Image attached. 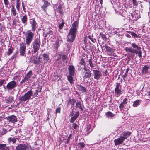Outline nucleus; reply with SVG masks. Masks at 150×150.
I'll use <instances>...</instances> for the list:
<instances>
[{
    "instance_id": "obj_1",
    "label": "nucleus",
    "mask_w": 150,
    "mask_h": 150,
    "mask_svg": "<svg viewBox=\"0 0 150 150\" xmlns=\"http://www.w3.org/2000/svg\"><path fill=\"white\" fill-rule=\"evenodd\" d=\"M78 22L76 21L74 22L72 24L69 32L67 36V40L69 43L72 42L75 40L77 32Z\"/></svg>"
},
{
    "instance_id": "obj_2",
    "label": "nucleus",
    "mask_w": 150,
    "mask_h": 150,
    "mask_svg": "<svg viewBox=\"0 0 150 150\" xmlns=\"http://www.w3.org/2000/svg\"><path fill=\"white\" fill-rule=\"evenodd\" d=\"M131 134V132H124L122 133L120 138L114 140L115 145L121 144L125 139H127L130 136Z\"/></svg>"
},
{
    "instance_id": "obj_3",
    "label": "nucleus",
    "mask_w": 150,
    "mask_h": 150,
    "mask_svg": "<svg viewBox=\"0 0 150 150\" xmlns=\"http://www.w3.org/2000/svg\"><path fill=\"white\" fill-rule=\"evenodd\" d=\"M40 39L37 38L32 43V46L33 50L32 51V54L36 53L39 50L40 46Z\"/></svg>"
},
{
    "instance_id": "obj_4",
    "label": "nucleus",
    "mask_w": 150,
    "mask_h": 150,
    "mask_svg": "<svg viewBox=\"0 0 150 150\" xmlns=\"http://www.w3.org/2000/svg\"><path fill=\"white\" fill-rule=\"evenodd\" d=\"M34 35V33L31 30H28L25 33L26 43L28 46L32 42Z\"/></svg>"
},
{
    "instance_id": "obj_5",
    "label": "nucleus",
    "mask_w": 150,
    "mask_h": 150,
    "mask_svg": "<svg viewBox=\"0 0 150 150\" xmlns=\"http://www.w3.org/2000/svg\"><path fill=\"white\" fill-rule=\"evenodd\" d=\"M132 47L126 48L125 50L126 52L128 51L133 54L136 53L137 52L141 50V48L138 46L135 43H132L131 45Z\"/></svg>"
},
{
    "instance_id": "obj_6",
    "label": "nucleus",
    "mask_w": 150,
    "mask_h": 150,
    "mask_svg": "<svg viewBox=\"0 0 150 150\" xmlns=\"http://www.w3.org/2000/svg\"><path fill=\"white\" fill-rule=\"evenodd\" d=\"M33 93L31 90L28 91L23 96H22L19 98L20 101L21 102H25L28 101L30 99L31 96L33 95Z\"/></svg>"
},
{
    "instance_id": "obj_7",
    "label": "nucleus",
    "mask_w": 150,
    "mask_h": 150,
    "mask_svg": "<svg viewBox=\"0 0 150 150\" xmlns=\"http://www.w3.org/2000/svg\"><path fill=\"white\" fill-rule=\"evenodd\" d=\"M16 150H31L30 145L27 144H19L16 148Z\"/></svg>"
},
{
    "instance_id": "obj_8",
    "label": "nucleus",
    "mask_w": 150,
    "mask_h": 150,
    "mask_svg": "<svg viewBox=\"0 0 150 150\" xmlns=\"http://www.w3.org/2000/svg\"><path fill=\"white\" fill-rule=\"evenodd\" d=\"M17 82L13 80L9 82L6 87L8 91L11 90L16 88L17 85Z\"/></svg>"
},
{
    "instance_id": "obj_9",
    "label": "nucleus",
    "mask_w": 150,
    "mask_h": 150,
    "mask_svg": "<svg viewBox=\"0 0 150 150\" xmlns=\"http://www.w3.org/2000/svg\"><path fill=\"white\" fill-rule=\"evenodd\" d=\"M82 75L84 79L89 78L91 75V71L89 69L84 68L82 70Z\"/></svg>"
},
{
    "instance_id": "obj_10",
    "label": "nucleus",
    "mask_w": 150,
    "mask_h": 150,
    "mask_svg": "<svg viewBox=\"0 0 150 150\" xmlns=\"http://www.w3.org/2000/svg\"><path fill=\"white\" fill-rule=\"evenodd\" d=\"M121 86L120 83H116V87L115 89V93L116 96L118 97L122 94Z\"/></svg>"
},
{
    "instance_id": "obj_11",
    "label": "nucleus",
    "mask_w": 150,
    "mask_h": 150,
    "mask_svg": "<svg viewBox=\"0 0 150 150\" xmlns=\"http://www.w3.org/2000/svg\"><path fill=\"white\" fill-rule=\"evenodd\" d=\"M73 112V111L72 110V112L69 115V116H72L69 120L70 122L71 123H73L79 115V111H76L74 115Z\"/></svg>"
},
{
    "instance_id": "obj_12",
    "label": "nucleus",
    "mask_w": 150,
    "mask_h": 150,
    "mask_svg": "<svg viewBox=\"0 0 150 150\" xmlns=\"http://www.w3.org/2000/svg\"><path fill=\"white\" fill-rule=\"evenodd\" d=\"M32 75V71L31 70L30 71L25 75L24 79L20 82L21 84H22L23 83H25L28 81L29 79L30 78Z\"/></svg>"
},
{
    "instance_id": "obj_13",
    "label": "nucleus",
    "mask_w": 150,
    "mask_h": 150,
    "mask_svg": "<svg viewBox=\"0 0 150 150\" xmlns=\"http://www.w3.org/2000/svg\"><path fill=\"white\" fill-rule=\"evenodd\" d=\"M6 119L8 121L13 123H15L18 121L17 117L14 115L8 116L6 117Z\"/></svg>"
},
{
    "instance_id": "obj_14",
    "label": "nucleus",
    "mask_w": 150,
    "mask_h": 150,
    "mask_svg": "<svg viewBox=\"0 0 150 150\" xmlns=\"http://www.w3.org/2000/svg\"><path fill=\"white\" fill-rule=\"evenodd\" d=\"M132 18L134 20L136 21L140 17L139 12L138 11H135L133 13L131 14Z\"/></svg>"
},
{
    "instance_id": "obj_15",
    "label": "nucleus",
    "mask_w": 150,
    "mask_h": 150,
    "mask_svg": "<svg viewBox=\"0 0 150 150\" xmlns=\"http://www.w3.org/2000/svg\"><path fill=\"white\" fill-rule=\"evenodd\" d=\"M33 59L32 60V62L36 65L39 64L40 63L42 62V60L41 59V58L40 57H35V56H34L33 57Z\"/></svg>"
},
{
    "instance_id": "obj_16",
    "label": "nucleus",
    "mask_w": 150,
    "mask_h": 150,
    "mask_svg": "<svg viewBox=\"0 0 150 150\" xmlns=\"http://www.w3.org/2000/svg\"><path fill=\"white\" fill-rule=\"evenodd\" d=\"M31 26V31L35 32L37 26V23L34 18L31 19L30 21Z\"/></svg>"
},
{
    "instance_id": "obj_17",
    "label": "nucleus",
    "mask_w": 150,
    "mask_h": 150,
    "mask_svg": "<svg viewBox=\"0 0 150 150\" xmlns=\"http://www.w3.org/2000/svg\"><path fill=\"white\" fill-rule=\"evenodd\" d=\"M26 47L25 44L22 43L21 44L19 49V52L20 55H24L25 52Z\"/></svg>"
},
{
    "instance_id": "obj_18",
    "label": "nucleus",
    "mask_w": 150,
    "mask_h": 150,
    "mask_svg": "<svg viewBox=\"0 0 150 150\" xmlns=\"http://www.w3.org/2000/svg\"><path fill=\"white\" fill-rule=\"evenodd\" d=\"M94 78L97 80H98L101 76V73L97 70H94L93 71Z\"/></svg>"
},
{
    "instance_id": "obj_19",
    "label": "nucleus",
    "mask_w": 150,
    "mask_h": 150,
    "mask_svg": "<svg viewBox=\"0 0 150 150\" xmlns=\"http://www.w3.org/2000/svg\"><path fill=\"white\" fill-rule=\"evenodd\" d=\"M68 70L69 72V74L70 75H74L75 70L74 67L73 65H70L68 67Z\"/></svg>"
},
{
    "instance_id": "obj_20",
    "label": "nucleus",
    "mask_w": 150,
    "mask_h": 150,
    "mask_svg": "<svg viewBox=\"0 0 150 150\" xmlns=\"http://www.w3.org/2000/svg\"><path fill=\"white\" fill-rule=\"evenodd\" d=\"M42 57L44 62L45 63H49L50 61V59L49 58L48 55L46 53L43 54Z\"/></svg>"
},
{
    "instance_id": "obj_21",
    "label": "nucleus",
    "mask_w": 150,
    "mask_h": 150,
    "mask_svg": "<svg viewBox=\"0 0 150 150\" xmlns=\"http://www.w3.org/2000/svg\"><path fill=\"white\" fill-rule=\"evenodd\" d=\"M150 68L149 66L147 65H145L143 68L142 71V73L143 74H146L148 72V69Z\"/></svg>"
},
{
    "instance_id": "obj_22",
    "label": "nucleus",
    "mask_w": 150,
    "mask_h": 150,
    "mask_svg": "<svg viewBox=\"0 0 150 150\" xmlns=\"http://www.w3.org/2000/svg\"><path fill=\"white\" fill-rule=\"evenodd\" d=\"M5 100L6 103L9 104L13 101L14 98L12 96H9V97H7Z\"/></svg>"
},
{
    "instance_id": "obj_23",
    "label": "nucleus",
    "mask_w": 150,
    "mask_h": 150,
    "mask_svg": "<svg viewBox=\"0 0 150 150\" xmlns=\"http://www.w3.org/2000/svg\"><path fill=\"white\" fill-rule=\"evenodd\" d=\"M76 102V100L74 98L70 99L67 103V107H69L70 105H74Z\"/></svg>"
},
{
    "instance_id": "obj_24",
    "label": "nucleus",
    "mask_w": 150,
    "mask_h": 150,
    "mask_svg": "<svg viewBox=\"0 0 150 150\" xmlns=\"http://www.w3.org/2000/svg\"><path fill=\"white\" fill-rule=\"evenodd\" d=\"M44 4L43 5L41 6V8L45 12L47 7L48 6L50 5V3L48 2L47 1H42Z\"/></svg>"
},
{
    "instance_id": "obj_25",
    "label": "nucleus",
    "mask_w": 150,
    "mask_h": 150,
    "mask_svg": "<svg viewBox=\"0 0 150 150\" xmlns=\"http://www.w3.org/2000/svg\"><path fill=\"white\" fill-rule=\"evenodd\" d=\"M21 20L22 23L25 24H26L28 20V18L27 15L26 14H25L22 18H21Z\"/></svg>"
},
{
    "instance_id": "obj_26",
    "label": "nucleus",
    "mask_w": 150,
    "mask_h": 150,
    "mask_svg": "<svg viewBox=\"0 0 150 150\" xmlns=\"http://www.w3.org/2000/svg\"><path fill=\"white\" fill-rule=\"evenodd\" d=\"M6 146L5 144H0V149L1 150H9V147Z\"/></svg>"
},
{
    "instance_id": "obj_27",
    "label": "nucleus",
    "mask_w": 150,
    "mask_h": 150,
    "mask_svg": "<svg viewBox=\"0 0 150 150\" xmlns=\"http://www.w3.org/2000/svg\"><path fill=\"white\" fill-rule=\"evenodd\" d=\"M74 76V75H70L69 74L67 76L68 80L71 84L74 83V80L72 77Z\"/></svg>"
},
{
    "instance_id": "obj_28",
    "label": "nucleus",
    "mask_w": 150,
    "mask_h": 150,
    "mask_svg": "<svg viewBox=\"0 0 150 150\" xmlns=\"http://www.w3.org/2000/svg\"><path fill=\"white\" fill-rule=\"evenodd\" d=\"M77 88L79 90L81 91L82 92L84 93L86 91L85 88L81 85H78Z\"/></svg>"
},
{
    "instance_id": "obj_29",
    "label": "nucleus",
    "mask_w": 150,
    "mask_h": 150,
    "mask_svg": "<svg viewBox=\"0 0 150 150\" xmlns=\"http://www.w3.org/2000/svg\"><path fill=\"white\" fill-rule=\"evenodd\" d=\"M76 108H79L81 110V111H82L83 110L82 105H81V102L80 101H78L76 103Z\"/></svg>"
},
{
    "instance_id": "obj_30",
    "label": "nucleus",
    "mask_w": 150,
    "mask_h": 150,
    "mask_svg": "<svg viewBox=\"0 0 150 150\" xmlns=\"http://www.w3.org/2000/svg\"><path fill=\"white\" fill-rule=\"evenodd\" d=\"M11 7V11L12 13V14H13L14 16H16V11L14 6L13 5H12Z\"/></svg>"
},
{
    "instance_id": "obj_31",
    "label": "nucleus",
    "mask_w": 150,
    "mask_h": 150,
    "mask_svg": "<svg viewBox=\"0 0 150 150\" xmlns=\"http://www.w3.org/2000/svg\"><path fill=\"white\" fill-rule=\"evenodd\" d=\"M106 49V51L109 52H114L113 49L111 48L110 47L105 45L103 46Z\"/></svg>"
},
{
    "instance_id": "obj_32",
    "label": "nucleus",
    "mask_w": 150,
    "mask_h": 150,
    "mask_svg": "<svg viewBox=\"0 0 150 150\" xmlns=\"http://www.w3.org/2000/svg\"><path fill=\"white\" fill-rule=\"evenodd\" d=\"M8 142L9 143H15L16 142V139L14 138H9L8 139Z\"/></svg>"
},
{
    "instance_id": "obj_33",
    "label": "nucleus",
    "mask_w": 150,
    "mask_h": 150,
    "mask_svg": "<svg viewBox=\"0 0 150 150\" xmlns=\"http://www.w3.org/2000/svg\"><path fill=\"white\" fill-rule=\"evenodd\" d=\"M16 8L18 11H20V0H16Z\"/></svg>"
},
{
    "instance_id": "obj_34",
    "label": "nucleus",
    "mask_w": 150,
    "mask_h": 150,
    "mask_svg": "<svg viewBox=\"0 0 150 150\" xmlns=\"http://www.w3.org/2000/svg\"><path fill=\"white\" fill-rule=\"evenodd\" d=\"M93 60L91 58L88 61L89 64L90 65V66L92 68H93L94 67L93 64Z\"/></svg>"
},
{
    "instance_id": "obj_35",
    "label": "nucleus",
    "mask_w": 150,
    "mask_h": 150,
    "mask_svg": "<svg viewBox=\"0 0 150 150\" xmlns=\"http://www.w3.org/2000/svg\"><path fill=\"white\" fill-rule=\"evenodd\" d=\"M62 20L61 23H60L59 22V29H61L63 27L64 25V23L63 22V20H62V19H61L60 20V21H62Z\"/></svg>"
},
{
    "instance_id": "obj_36",
    "label": "nucleus",
    "mask_w": 150,
    "mask_h": 150,
    "mask_svg": "<svg viewBox=\"0 0 150 150\" xmlns=\"http://www.w3.org/2000/svg\"><path fill=\"white\" fill-rule=\"evenodd\" d=\"M140 101V100H138L135 101L133 104V106L134 107L138 106L139 105V103Z\"/></svg>"
},
{
    "instance_id": "obj_37",
    "label": "nucleus",
    "mask_w": 150,
    "mask_h": 150,
    "mask_svg": "<svg viewBox=\"0 0 150 150\" xmlns=\"http://www.w3.org/2000/svg\"><path fill=\"white\" fill-rule=\"evenodd\" d=\"M107 117H108L110 118L114 116L113 114L110 112H108L106 114Z\"/></svg>"
},
{
    "instance_id": "obj_38",
    "label": "nucleus",
    "mask_w": 150,
    "mask_h": 150,
    "mask_svg": "<svg viewBox=\"0 0 150 150\" xmlns=\"http://www.w3.org/2000/svg\"><path fill=\"white\" fill-rule=\"evenodd\" d=\"M13 48L12 47H11L10 48H9L8 51L7 53V54L8 55L11 54L13 52Z\"/></svg>"
},
{
    "instance_id": "obj_39",
    "label": "nucleus",
    "mask_w": 150,
    "mask_h": 150,
    "mask_svg": "<svg viewBox=\"0 0 150 150\" xmlns=\"http://www.w3.org/2000/svg\"><path fill=\"white\" fill-rule=\"evenodd\" d=\"M53 35V32L52 31H49L45 35V37H50V36Z\"/></svg>"
},
{
    "instance_id": "obj_40",
    "label": "nucleus",
    "mask_w": 150,
    "mask_h": 150,
    "mask_svg": "<svg viewBox=\"0 0 150 150\" xmlns=\"http://www.w3.org/2000/svg\"><path fill=\"white\" fill-rule=\"evenodd\" d=\"M80 64L81 65H83L84 66V67H85L86 64L83 58H82L81 59V60L80 62Z\"/></svg>"
},
{
    "instance_id": "obj_41",
    "label": "nucleus",
    "mask_w": 150,
    "mask_h": 150,
    "mask_svg": "<svg viewBox=\"0 0 150 150\" xmlns=\"http://www.w3.org/2000/svg\"><path fill=\"white\" fill-rule=\"evenodd\" d=\"M4 2L6 7L8 8V5L9 4V2L8 0H4Z\"/></svg>"
},
{
    "instance_id": "obj_42",
    "label": "nucleus",
    "mask_w": 150,
    "mask_h": 150,
    "mask_svg": "<svg viewBox=\"0 0 150 150\" xmlns=\"http://www.w3.org/2000/svg\"><path fill=\"white\" fill-rule=\"evenodd\" d=\"M100 36L101 37L102 39L106 41L107 39V38H106V36L104 34L100 33Z\"/></svg>"
},
{
    "instance_id": "obj_43",
    "label": "nucleus",
    "mask_w": 150,
    "mask_h": 150,
    "mask_svg": "<svg viewBox=\"0 0 150 150\" xmlns=\"http://www.w3.org/2000/svg\"><path fill=\"white\" fill-rule=\"evenodd\" d=\"M79 146L80 148H83L84 147L85 145L83 143V142L82 143H78Z\"/></svg>"
},
{
    "instance_id": "obj_44",
    "label": "nucleus",
    "mask_w": 150,
    "mask_h": 150,
    "mask_svg": "<svg viewBox=\"0 0 150 150\" xmlns=\"http://www.w3.org/2000/svg\"><path fill=\"white\" fill-rule=\"evenodd\" d=\"M142 51L141 50H139V51L137 52L136 53V54H138V56L139 57H142Z\"/></svg>"
},
{
    "instance_id": "obj_45",
    "label": "nucleus",
    "mask_w": 150,
    "mask_h": 150,
    "mask_svg": "<svg viewBox=\"0 0 150 150\" xmlns=\"http://www.w3.org/2000/svg\"><path fill=\"white\" fill-rule=\"evenodd\" d=\"M59 45V40H57L55 43V47L56 49H57Z\"/></svg>"
},
{
    "instance_id": "obj_46",
    "label": "nucleus",
    "mask_w": 150,
    "mask_h": 150,
    "mask_svg": "<svg viewBox=\"0 0 150 150\" xmlns=\"http://www.w3.org/2000/svg\"><path fill=\"white\" fill-rule=\"evenodd\" d=\"M72 127L74 129H76L78 127V126L76 123H74L72 124Z\"/></svg>"
},
{
    "instance_id": "obj_47",
    "label": "nucleus",
    "mask_w": 150,
    "mask_h": 150,
    "mask_svg": "<svg viewBox=\"0 0 150 150\" xmlns=\"http://www.w3.org/2000/svg\"><path fill=\"white\" fill-rule=\"evenodd\" d=\"M92 36H88V38H89V39H90L91 40V41L93 43H95V41L96 40V39H93V38H92Z\"/></svg>"
},
{
    "instance_id": "obj_48",
    "label": "nucleus",
    "mask_w": 150,
    "mask_h": 150,
    "mask_svg": "<svg viewBox=\"0 0 150 150\" xmlns=\"http://www.w3.org/2000/svg\"><path fill=\"white\" fill-rule=\"evenodd\" d=\"M131 35L133 37H138V35H137L135 33L133 32H130Z\"/></svg>"
},
{
    "instance_id": "obj_49",
    "label": "nucleus",
    "mask_w": 150,
    "mask_h": 150,
    "mask_svg": "<svg viewBox=\"0 0 150 150\" xmlns=\"http://www.w3.org/2000/svg\"><path fill=\"white\" fill-rule=\"evenodd\" d=\"M7 132V131L6 129H3L2 130V131L1 132V134L2 135H3L4 134H6Z\"/></svg>"
},
{
    "instance_id": "obj_50",
    "label": "nucleus",
    "mask_w": 150,
    "mask_h": 150,
    "mask_svg": "<svg viewBox=\"0 0 150 150\" xmlns=\"http://www.w3.org/2000/svg\"><path fill=\"white\" fill-rule=\"evenodd\" d=\"M61 110V108L60 107H58L57 108L56 110V113H60Z\"/></svg>"
},
{
    "instance_id": "obj_51",
    "label": "nucleus",
    "mask_w": 150,
    "mask_h": 150,
    "mask_svg": "<svg viewBox=\"0 0 150 150\" xmlns=\"http://www.w3.org/2000/svg\"><path fill=\"white\" fill-rule=\"evenodd\" d=\"M38 93V90H36L35 92L34 93V95H33V97H37Z\"/></svg>"
},
{
    "instance_id": "obj_52",
    "label": "nucleus",
    "mask_w": 150,
    "mask_h": 150,
    "mask_svg": "<svg viewBox=\"0 0 150 150\" xmlns=\"http://www.w3.org/2000/svg\"><path fill=\"white\" fill-rule=\"evenodd\" d=\"M5 81V79H3L1 80H0V87L2 86Z\"/></svg>"
},
{
    "instance_id": "obj_53",
    "label": "nucleus",
    "mask_w": 150,
    "mask_h": 150,
    "mask_svg": "<svg viewBox=\"0 0 150 150\" xmlns=\"http://www.w3.org/2000/svg\"><path fill=\"white\" fill-rule=\"evenodd\" d=\"M124 104L122 103H120L119 105V108L120 110H122L124 108Z\"/></svg>"
},
{
    "instance_id": "obj_54",
    "label": "nucleus",
    "mask_w": 150,
    "mask_h": 150,
    "mask_svg": "<svg viewBox=\"0 0 150 150\" xmlns=\"http://www.w3.org/2000/svg\"><path fill=\"white\" fill-rule=\"evenodd\" d=\"M67 56L65 55H63L62 56V59L63 61L64 62L66 60Z\"/></svg>"
},
{
    "instance_id": "obj_55",
    "label": "nucleus",
    "mask_w": 150,
    "mask_h": 150,
    "mask_svg": "<svg viewBox=\"0 0 150 150\" xmlns=\"http://www.w3.org/2000/svg\"><path fill=\"white\" fill-rule=\"evenodd\" d=\"M50 109H48L47 110L48 117H47V120H48L50 118L49 117V116L50 115Z\"/></svg>"
},
{
    "instance_id": "obj_56",
    "label": "nucleus",
    "mask_w": 150,
    "mask_h": 150,
    "mask_svg": "<svg viewBox=\"0 0 150 150\" xmlns=\"http://www.w3.org/2000/svg\"><path fill=\"white\" fill-rule=\"evenodd\" d=\"M61 58V54H59L57 57V58L56 59V61H58L60 60Z\"/></svg>"
},
{
    "instance_id": "obj_57",
    "label": "nucleus",
    "mask_w": 150,
    "mask_h": 150,
    "mask_svg": "<svg viewBox=\"0 0 150 150\" xmlns=\"http://www.w3.org/2000/svg\"><path fill=\"white\" fill-rule=\"evenodd\" d=\"M127 99L126 98H125L123 100V102L121 103L124 104H125L127 103Z\"/></svg>"
},
{
    "instance_id": "obj_58",
    "label": "nucleus",
    "mask_w": 150,
    "mask_h": 150,
    "mask_svg": "<svg viewBox=\"0 0 150 150\" xmlns=\"http://www.w3.org/2000/svg\"><path fill=\"white\" fill-rule=\"evenodd\" d=\"M132 0L133 4H134V5H136L137 4L136 0Z\"/></svg>"
},
{
    "instance_id": "obj_59",
    "label": "nucleus",
    "mask_w": 150,
    "mask_h": 150,
    "mask_svg": "<svg viewBox=\"0 0 150 150\" xmlns=\"http://www.w3.org/2000/svg\"><path fill=\"white\" fill-rule=\"evenodd\" d=\"M72 136V135L71 134H70L69 135V137H68V138H67V141L68 142L71 139V137Z\"/></svg>"
},
{
    "instance_id": "obj_60",
    "label": "nucleus",
    "mask_w": 150,
    "mask_h": 150,
    "mask_svg": "<svg viewBox=\"0 0 150 150\" xmlns=\"http://www.w3.org/2000/svg\"><path fill=\"white\" fill-rule=\"evenodd\" d=\"M25 5H23V6H22L23 9V10L24 12L25 13L26 12V8H25Z\"/></svg>"
},
{
    "instance_id": "obj_61",
    "label": "nucleus",
    "mask_w": 150,
    "mask_h": 150,
    "mask_svg": "<svg viewBox=\"0 0 150 150\" xmlns=\"http://www.w3.org/2000/svg\"><path fill=\"white\" fill-rule=\"evenodd\" d=\"M127 76V74L126 73H125L124 75H123L122 76V78L123 79L125 80V79L126 78Z\"/></svg>"
},
{
    "instance_id": "obj_62",
    "label": "nucleus",
    "mask_w": 150,
    "mask_h": 150,
    "mask_svg": "<svg viewBox=\"0 0 150 150\" xmlns=\"http://www.w3.org/2000/svg\"><path fill=\"white\" fill-rule=\"evenodd\" d=\"M50 37L52 38L53 39H54V38L55 37V36H54V34H53V35H50Z\"/></svg>"
},
{
    "instance_id": "obj_63",
    "label": "nucleus",
    "mask_w": 150,
    "mask_h": 150,
    "mask_svg": "<svg viewBox=\"0 0 150 150\" xmlns=\"http://www.w3.org/2000/svg\"><path fill=\"white\" fill-rule=\"evenodd\" d=\"M129 69V68H127L126 69V72H125V73H126V74H127V73H128V72Z\"/></svg>"
},
{
    "instance_id": "obj_64",
    "label": "nucleus",
    "mask_w": 150,
    "mask_h": 150,
    "mask_svg": "<svg viewBox=\"0 0 150 150\" xmlns=\"http://www.w3.org/2000/svg\"><path fill=\"white\" fill-rule=\"evenodd\" d=\"M126 36L127 37H128V38H130L131 37H130V35L129 34H127L126 35Z\"/></svg>"
}]
</instances>
